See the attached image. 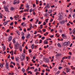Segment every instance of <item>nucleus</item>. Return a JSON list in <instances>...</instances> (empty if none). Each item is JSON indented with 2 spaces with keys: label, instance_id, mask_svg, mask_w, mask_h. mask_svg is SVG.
Here are the masks:
<instances>
[{
  "label": "nucleus",
  "instance_id": "3",
  "mask_svg": "<svg viewBox=\"0 0 75 75\" xmlns=\"http://www.w3.org/2000/svg\"><path fill=\"white\" fill-rule=\"evenodd\" d=\"M19 46V43L18 42H16V44L15 45V50H17V48H18V47Z\"/></svg>",
  "mask_w": 75,
  "mask_h": 75
},
{
  "label": "nucleus",
  "instance_id": "38",
  "mask_svg": "<svg viewBox=\"0 0 75 75\" xmlns=\"http://www.w3.org/2000/svg\"><path fill=\"white\" fill-rule=\"evenodd\" d=\"M73 18H75V13H74L73 15Z\"/></svg>",
  "mask_w": 75,
  "mask_h": 75
},
{
  "label": "nucleus",
  "instance_id": "35",
  "mask_svg": "<svg viewBox=\"0 0 75 75\" xmlns=\"http://www.w3.org/2000/svg\"><path fill=\"white\" fill-rule=\"evenodd\" d=\"M16 4H19L20 3V1H18L16 2Z\"/></svg>",
  "mask_w": 75,
  "mask_h": 75
},
{
  "label": "nucleus",
  "instance_id": "33",
  "mask_svg": "<svg viewBox=\"0 0 75 75\" xmlns=\"http://www.w3.org/2000/svg\"><path fill=\"white\" fill-rule=\"evenodd\" d=\"M64 45H65V46L67 45V42H64Z\"/></svg>",
  "mask_w": 75,
  "mask_h": 75
},
{
  "label": "nucleus",
  "instance_id": "62",
  "mask_svg": "<svg viewBox=\"0 0 75 75\" xmlns=\"http://www.w3.org/2000/svg\"><path fill=\"white\" fill-rule=\"evenodd\" d=\"M71 69H73V70H75V67H73V68H71Z\"/></svg>",
  "mask_w": 75,
  "mask_h": 75
},
{
  "label": "nucleus",
  "instance_id": "50",
  "mask_svg": "<svg viewBox=\"0 0 75 75\" xmlns=\"http://www.w3.org/2000/svg\"><path fill=\"white\" fill-rule=\"evenodd\" d=\"M51 8H53L54 7H55V5H53V6H51Z\"/></svg>",
  "mask_w": 75,
  "mask_h": 75
},
{
  "label": "nucleus",
  "instance_id": "10",
  "mask_svg": "<svg viewBox=\"0 0 75 75\" xmlns=\"http://www.w3.org/2000/svg\"><path fill=\"white\" fill-rule=\"evenodd\" d=\"M45 8H50V6L49 5V4H47V5L46 6Z\"/></svg>",
  "mask_w": 75,
  "mask_h": 75
},
{
  "label": "nucleus",
  "instance_id": "64",
  "mask_svg": "<svg viewBox=\"0 0 75 75\" xmlns=\"http://www.w3.org/2000/svg\"><path fill=\"white\" fill-rule=\"evenodd\" d=\"M73 32L75 33V29H74L73 30Z\"/></svg>",
  "mask_w": 75,
  "mask_h": 75
},
{
  "label": "nucleus",
  "instance_id": "30",
  "mask_svg": "<svg viewBox=\"0 0 75 75\" xmlns=\"http://www.w3.org/2000/svg\"><path fill=\"white\" fill-rule=\"evenodd\" d=\"M62 68L61 66H59V70H61Z\"/></svg>",
  "mask_w": 75,
  "mask_h": 75
},
{
  "label": "nucleus",
  "instance_id": "57",
  "mask_svg": "<svg viewBox=\"0 0 75 75\" xmlns=\"http://www.w3.org/2000/svg\"><path fill=\"white\" fill-rule=\"evenodd\" d=\"M67 26H69V25H70V24H69V23H68L67 24Z\"/></svg>",
  "mask_w": 75,
  "mask_h": 75
},
{
  "label": "nucleus",
  "instance_id": "52",
  "mask_svg": "<svg viewBox=\"0 0 75 75\" xmlns=\"http://www.w3.org/2000/svg\"><path fill=\"white\" fill-rule=\"evenodd\" d=\"M72 43H71L70 45V47H72Z\"/></svg>",
  "mask_w": 75,
  "mask_h": 75
},
{
  "label": "nucleus",
  "instance_id": "20",
  "mask_svg": "<svg viewBox=\"0 0 75 75\" xmlns=\"http://www.w3.org/2000/svg\"><path fill=\"white\" fill-rule=\"evenodd\" d=\"M7 24V22H5L3 23V24L4 25H6Z\"/></svg>",
  "mask_w": 75,
  "mask_h": 75
},
{
  "label": "nucleus",
  "instance_id": "17",
  "mask_svg": "<svg viewBox=\"0 0 75 75\" xmlns=\"http://www.w3.org/2000/svg\"><path fill=\"white\" fill-rule=\"evenodd\" d=\"M66 70L67 71V72H69V68H66Z\"/></svg>",
  "mask_w": 75,
  "mask_h": 75
},
{
  "label": "nucleus",
  "instance_id": "18",
  "mask_svg": "<svg viewBox=\"0 0 75 75\" xmlns=\"http://www.w3.org/2000/svg\"><path fill=\"white\" fill-rule=\"evenodd\" d=\"M52 10H50L48 11L49 13H52Z\"/></svg>",
  "mask_w": 75,
  "mask_h": 75
},
{
  "label": "nucleus",
  "instance_id": "46",
  "mask_svg": "<svg viewBox=\"0 0 75 75\" xmlns=\"http://www.w3.org/2000/svg\"><path fill=\"white\" fill-rule=\"evenodd\" d=\"M10 19L11 20H13V17H10Z\"/></svg>",
  "mask_w": 75,
  "mask_h": 75
},
{
  "label": "nucleus",
  "instance_id": "22",
  "mask_svg": "<svg viewBox=\"0 0 75 75\" xmlns=\"http://www.w3.org/2000/svg\"><path fill=\"white\" fill-rule=\"evenodd\" d=\"M0 67H1V68H3L4 67L3 65L1 63L0 64Z\"/></svg>",
  "mask_w": 75,
  "mask_h": 75
},
{
  "label": "nucleus",
  "instance_id": "53",
  "mask_svg": "<svg viewBox=\"0 0 75 75\" xmlns=\"http://www.w3.org/2000/svg\"><path fill=\"white\" fill-rule=\"evenodd\" d=\"M13 4H16V2L14 1L13 3Z\"/></svg>",
  "mask_w": 75,
  "mask_h": 75
},
{
  "label": "nucleus",
  "instance_id": "6",
  "mask_svg": "<svg viewBox=\"0 0 75 75\" xmlns=\"http://www.w3.org/2000/svg\"><path fill=\"white\" fill-rule=\"evenodd\" d=\"M59 23L61 24H64L65 23V21L64 20H63L62 21H60Z\"/></svg>",
  "mask_w": 75,
  "mask_h": 75
},
{
  "label": "nucleus",
  "instance_id": "11",
  "mask_svg": "<svg viewBox=\"0 0 75 75\" xmlns=\"http://www.w3.org/2000/svg\"><path fill=\"white\" fill-rule=\"evenodd\" d=\"M57 45L58 47H59V48H61L62 47L61 45V44L59 43H58Z\"/></svg>",
  "mask_w": 75,
  "mask_h": 75
},
{
  "label": "nucleus",
  "instance_id": "24",
  "mask_svg": "<svg viewBox=\"0 0 75 75\" xmlns=\"http://www.w3.org/2000/svg\"><path fill=\"white\" fill-rule=\"evenodd\" d=\"M3 18V16L2 14L1 13H0V18Z\"/></svg>",
  "mask_w": 75,
  "mask_h": 75
},
{
  "label": "nucleus",
  "instance_id": "8",
  "mask_svg": "<svg viewBox=\"0 0 75 75\" xmlns=\"http://www.w3.org/2000/svg\"><path fill=\"white\" fill-rule=\"evenodd\" d=\"M62 37L63 38H64L65 39H67V36L66 35H64V34H63L62 35Z\"/></svg>",
  "mask_w": 75,
  "mask_h": 75
},
{
  "label": "nucleus",
  "instance_id": "34",
  "mask_svg": "<svg viewBox=\"0 0 75 75\" xmlns=\"http://www.w3.org/2000/svg\"><path fill=\"white\" fill-rule=\"evenodd\" d=\"M42 40H40V41L39 42L40 44H41V43H42Z\"/></svg>",
  "mask_w": 75,
  "mask_h": 75
},
{
  "label": "nucleus",
  "instance_id": "2",
  "mask_svg": "<svg viewBox=\"0 0 75 75\" xmlns=\"http://www.w3.org/2000/svg\"><path fill=\"white\" fill-rule=\"evenodd\" d=\"M4 8L5 11H6V12H8V13L10 12V11L8 10V8L7 6H4Z\"/></svg>",
  "mask_w": 75,
  "mask_h": 75
},
{
  "label": "nucleus",
  "instance_id": "23",
  "mask_svg": "<svg viewBox=\"0 0 75 75\" xmlns=\"http://www.w3.org/2000/svg\"><path fill=\"white\" fill-rule=\"evenodd\" d=\"M34 44H33L32 45L31 48H32V49H34Z\"/></svg>",
  "mask_w": 75,
  "mask_h": 75
},
{
  "label": "nucleus",
  "instance_id": "14",
  "mask_svg": "<svg viewBox=\"0 0 75 75\" xmlns=\"http://www.w3.org/2000/svg\"><path fill=\"white\" fill-rule=\"evenodd\" d=\"M22 71L23 72V73H24L25 72V70L23 68L22 69Z\"/></svg>",
  "mask_w": 75,
  "mask_h": 75
},
{
  "label": "nucleus",
  "instance_id": "45",
  "mask_svg": "<svg viewBox=\"0 0 75 75\" xmlns=\"http://www.w3.org/2000/svg\"><path fill=\"white\" fill-rule=\"evenodd\" d=\"M28 73L30 74H32V72H31L30 71H29L28 72Z\"/></svg>",
  "mask_w": 75,
  "mask_h": 75
},
{
  "label": "nucleus",
  "instance_id": "32",
  "mask_svg": "<svg viewBox=\"0 0 75 75\" xmlns=\"http://www.w3.org/2000/svg\"><path fill=\"white\" fill-rule=\"evenodd\" d=\"M60 71H58L57 73L56 74H59L60 73Z\"/></svg>",
  "mask_w": 75,
  "mask_h": 75
},
{
  "label": "nucleus",
  "instance_id": "19",
  "mask_svg": "<svg viewBox=\"0 0 75 75\" xmlns=\"http://www.w3.org/2000/svg\"><path fill=\"white\" fill-rule=\"evenodd\" d=\"M45 41H46V40H45L44 41V44H48V42H47V41H46V42H45Z\"/></svg>",
  "mask_w": 75,
  "mask_h": 75
},
{
  "label": "nucleus",
  "instance_id": "56",
  "mask_svg": "<svg viewBox=\"0 0 75 75\" xmlns=\"http://www.w3.org/2000/svg\"><path fill=\"white\" fill-rule=\"evenodd\" d=\"M35 7V4H33V7Z\"/></svg>",
  "mask_w": 75,
  "mask_h": 75
},
{
  "label": "nucleus",
  "instance_id": "61",
  "mask_svg": "<svg viewBox=\"0 0 75 75\" xmlns=\"http://www.w3.org/2000/svg\"><path fill=\"white\" fill-rule=\"evenodd\" d=\"M69 55H72V53H71V52H69Z\"/></svg>",
  "mask_w": 75,
  "mask_h": 75
},
{
  "label": "nucleus",
  "instance_id": "54",
  "mask_svg": "<svg viewBox=\"0 0 75 75\" xmlns=\"http://www.w3.org/2000/svg\"><path fill=\"white\" fill-rule=\"evenodd\" d=\"M16 61H17V62H18V59H17V58H16Z\"/></svg>",
  "mask_w": 75,
  "mask_h": 75
},
{
  "label": "nucleus",
  "instance_id": "25",
  "mask_svg": "<svg viewBox=\"0 0 75 75\" xmlns=\"http://www.w3.org/2000/svg\"><path fill=\"white\" fill-rule=\"evenodd\" d=\"M35 44H38V40H35Z\"/></svg>",
  "mask_w": 75,
  "mask_h": 75
},
{
  "label": "nucleus",
  "instance_id": "26",
  "mask_svg": "<svg viewBox=\"0 0 75 75\" xmlns=\"http://www.w3.org/2000/svg\"><path fill=\"white\" fill-rule=\"evenodd\" d=\"M27 61H28L29 59H30V58L28 57H26Z\"/></svg>",
  "mask_w": 75,
  "mask_h": 75
},
{
  "label": "nucleus",
  "instance_id": "15",
  "mask_svg": "<svg viewBox=\"0 0 75 75\" xmlns=\"http://www.w3.org/2000/svg\"><path fill=\"white\" fill-rule=\"evenodd\" d=\"M16 32L18 35H20V32H19V31H18V30H16Z\"/></svg>",
  "mask_w": 75,
  "mask_h": 75
},
{
  "label": "nucleus",
  "instance_id": "1",
  "mask_svg": "<svg viewBox=\"0 0 75 75\" xmlns=\"http://www.w3.org/2000/svg\"><path fill=\"white\" fill-rule=\"evenodd\" d=\"M25 58V54H22V55L21 56V61H24Z\"/></svg>",
  "mask_w": 75,
  "mask_h": 75
},
{
  "label": "nucleus",
  "instance_id": "44",
  "mask_svg": "<svg viewBox=\"0 0 75 75\" xmlns=\"http://www.w3.org/2000/svg\"><path fill=\"white\" fill-rule=\"evenodd\" d=\"M70 12H71L73 11L72 9L71 8H70Z\"/></svg>",
  "mask_w": 75,
  "mask_h": 75
},
{
  "label": "nucleus",
  "instance_id": "60",
  "mask_svg": "<svg viewBox=\"0 0 75 75\" xmlns=\"http://www.w3.org/2000/svg\"><path fill=\"white\" fill-rule=\"evenodd\" d=\"M38 24H41V22L40 21H39Z\"/></svg>",
  "mask_w": 75,
  "mask_h": 75
},
{
  "label": "nucleus",
  "instance_id": "43",
  "mask_svg": "<svg viewBox=\"0 0 75 75\" xmlns=\"http://www.w3.org/2000/svg\"><path fill=\"white\" fill-rule=\"evenodd\" d=\"M58 0H55L54 1L55 3H57V2H58Z\"/></svg>",
  "mask_w": 75,
  "mask_h": 75
},
{
  "label": "nucleus",
  "instance_id": "59",
  "mask_svg": "<svg viewBox=\"0 0 75 75\" xmlns=\"http://www.w3.org/2000/svg\"><path fill=\"white\" fill-rule=\"evenodd\" d=\"M63 73L64 74V75H65V74H66V73L65 72H64V71H63Z\"/></svg>",
  "mask_w": 75,
  "mask_h": 75
},
{
  "label": "nucleus",
  "instance_id": "37",
  "mask_svg": "<svg viewBox=\"0 0 75 75\" xmlns=\"http://www.w3.org/2000/svg\"><path fill=\"white\" fill-rule=\"evenodd\" d=\"M71 58V56H68V59H70Z\"/></svg>",
  "mask_w": 75,
  "mask_h": 75
},
{
  "label": "nucleus",
  "instance_id": "12",
  "mask_svg": "<svg viewBox=\"0 0 75 75\" xmlns=\"http://www.w3.org/2000/svg\"><path fill=\"white\" fill-rule=\"evenodd\" d=\"M30 37V34H28L26 36L27 38H29Z\"/></svg>",
  "mask_w": 75,
  "mask_h": 75
},
{
  "label": "nucleus",
  "instance_id": "21",
  "mask_svg": "<svg viewBox=\"0 0 75 75\" xmlns=\"http://www.w3.org/2000/svg\"><path fill=\"white\" fill-rule=\"evenodd\" d=\"M70 42L69 41H68V42H67V45L68 46V45H70Z\"/></svg>",
  "mask_w": 75,
  "mask_h": 75
},
{
  "label": "nucleus",
  "instance_id": "63",
  "mask_svg": "<svg viewBox=\"0 0 75 75\" xmlns=\"http://www.w3.org/2000/svg\"><path fill=\"white\" fill-rule=\"evenodd\" d=\"M13 63H14V62H13V61H11V64H13Z\"/></svg>",
  "mask_w": 75,
  "mask_h": 75
},
{
  "label": "nucleus",
  "instance_id": "42",
  "mask_svg": "<svg viewBox=\"0 0 75 75\" xmlns=\"http://www.w3.org/2000/svg\"><path fill=\"white\" fill-rule=\"evenodd\" d=\"M46 25V23L45 22H44L43 25Z\"/></svg>",
  "mask_w": 75,
  "mask_h": 75
},
{
  "label": "nucleus",
  "instance_id": "5",
  "mask_svg": "<svg viewBox=\"0 0 75 75\" xmlns=\"http://www.w3.org/2000/svg\"><path fill=\"white\" fill-rule=\"evenodd\" d=\"M43 61L45 62H47V63L50 62V60L48 59H44Z\"/></svg>",
  "mask_w": 75,
  "mask_h": 75
},
{
  "label": "nucleus",
  "instance_id": "39",
  "mask_svg": "<svg viewBox=\"0 0 75 75\" xmlns=\"http://www.w3.org/2000/svg\"><path fill=\"white\" fill-rule=\"evenodd\" d=\"M32 11H33V9H30V13H31V12H32Z\"/></svg>",
  "mask_w": 75,
  "mask_h": 75
},
{
  "label": "nucleus",
  "instance_id": "27",
  "mask_svg": "<svg viewBox=\"0 0 75 75\" xmlns=\"http://www.w3.org/2000/svg\"><path fill=\"white\" fill-rule=\"evenodd\" d=\"M13 43H15V42H16V39H13Z\"/></svg>",
  "mask_w": 75,
  "mask_h": 75
},
{
  "label": "nucleus",
  "instance_id": "58",
  "mask_svg": "<svg viewBox=\"0 0 75 75\" xmlns=\"http://www.w3.org/2000/svg\"><path fill=\"white\" fill-rule=\"evenodd\" d=\"M50 38H52V37H54V35H52L50 36Z\"/></svg>",
  "mask_w": 75,
  "mask_h": 75
},
{
  "label": "nucleus",
  "instance_id": "51",
  "mask_svg": "<svg viewBox=\"0 0 75 75\" xmlns=\"http://www.w3.org/2000/svg\"><path fill=\"white\" fill-rule=\"evenodd\" d=\"M37 33V31H35V33H34V34H36Z\"/></svg>",
  "mask_w": 75,
  "mask_h": 75
},
{
  "label": "nucleus",
  "instance_id": "29",
  "mask_svg": "<svg viewBox=\"0 0 75 75\" xmlns=\"http://www.w3.org/2000/svg\"><path fill=\"white\" fill-rule=\"evenodd\" d=\"M21 35H22V36H24V33L23 32H22L21 33Z\"/></svg>",
  "mask_w": 75,
  "mask_h": 75
},
{
  "label": "nucleus",
  "instance_id": "41",
  "mask_svg": "<svg viewBox=\"0 0 75 75\" xmlns=\"http://www.w3.org/2000/svg\"><path fill=\"white\" fill-rule=\"evenodd\" d=\"M26 20V18H25V17H23V20Z\"/></svg>",
  "mask_w": 75,
  "mask_h": 75
},
{
  "label": "nucleus",
  "instance_id": "40",
  "mask_svg": "<svg viewBox=\"0 0 75 75\" xmlns=\"http://www.w3.org/2000/svg\"><path fill=\"white\" fill-rule=\"evenodd\" d=\"M38 71V69H36L34 70V72H37V71Z\"/></svg>",
  "mask_w": 75,
  "mask_h": 75
},
{
  "label": "nucleus",
  "instance_id": "13",
  "mask_svg": "<svg viewBox=\"0 0 75 75\" xmlns=\"http://www.w3.org/2000/svg\"><path fill=\"white\" fill-rule=\"evenodd\" d=\"M2 48H3V51H4L6 50V47H5V46H3Z\"/></svg>",
  "mask_w": 75,
  "mask_h": 75
},
{
  "label": "nucleus",
  "instance_id": "28",
  "mask_svg": "<svg viewBox=\"0 0 75 75\" xmlns=\"http://www.w3.org/2000/svg\"><path fill=\"white\" fill-rule=\"evenodd\" d=\"M22 40H24V39H25V37L24 36H22Z\"/></svg>",
  "mask_w": 75,
  "mask_h": 75
},
{
  "label": "nucleus",
  "instance_id": "55",
  "mask_svg": "<svg viewBox=\"0 0 75 75\" xmlns=\"http://www.w3.org/2000/svg\"><path fill=\"white\" fill-rule=\"evenodd\" d=\"M27 30L29 31H30V30H31V29L29 28L28 29H27Z\"/></svg>",
  "mask_w": 75,
  "mask_h": 75
},
{
  "label": "nucleus",
  "instance_id": "48",
  "mask_svg": "<svg viewBox=\"0 0 75 75\" xmlns=\"http://www.w3.org/2000/svg\"><path fill=\"white\" fill-rule=\"evenodd\" d=\"M29 51L30 53H31V50L29 49Z\"/></svg>",
  "mask_w": 75,
  "mask_h": 75
},
{
  "label": "nucleus",
  "instance_id": "47",
  "mask_svg": "<svg viewBox=\"0 0 75 75\" xmlns=\"http://www.w3.org/2000/svg\"><path fill=\"white\" fill-rule=\"evenodd\" d=\"M45 39V37H43L42 38V40H44Z\"/></svg>",
  "mask_w": 75,
  "mask_h": 75
},
{
  "label": "nucleus",
  "instance_id": "49",
  "mask_svg": "<svg viewBox=\"0 0 75 75\" xmlns=\"http://www.w3.org/2000/svg\"><path fill=\"white\" fill-rule=\"evenodd\" d=\"M43 32H45V31H46V30L45 29H44L43 30Z\"/></svg>",
  "mask_w": 75,
  "mask_h": 75
},
{
  "label": "nucleus",
  "instance_id": "7",
  "mask_svg": "<svg viewBox=\"0 0 75 75\" xmlns=\"http://www.w3.org/2000/svg\"><path fill=\"white\" fill-rule=\"evenodd\" d=\"M63 18V17L62 16V15H60L59 17L58 20L59 21H61Z\"/></svg>",
  "mask_w": 75,
  "mask_h": 75
},
{
  "label": "nucleus",
  "instance_id": "16",
  "mask_svg": "<svg viewBox=\"0 0 75 75\" xmlns=\"http://www.w3.org/2000/svg\"><path fill=\"white\" fill-rule=\"evenodd\" d=\"M14 8L13 7H11V11H13V10H14Z\"/></svg>",
  "mask_w": 75,
  "mask_h": 75
},
{
  "label": "nucleus",
  "instance_id": "4",
  "mask_svg": "<svg viewBox=\"0 0 75 75\" xmlns=\"http://www.w3.org/2000/svg\"><path fill=\"white\" fill-rule=\"evenodd\" d=\"M6 67L7 69L8 70H9L10 69L9 68V64H8V62H7L6 63Z\"/></svg>",
  "mask_w": 75,
  "mask_h": 75
},
{
  "label": "nucleus",
  "instance_id": "9",
  "mask_svg": "<svg viewBox=\"0 0 75 75\" xmlns=\"http://www.w3.org/2000/svg\"><path fill=\"white\" fill-rule=\"evenodd\" d=\"M12 40V36H10L8 38V41L9 42H10V41H11Z\"/></svg>",
  "mask_w": 75,
  "mask_h": 75
},
{
  "label": "nucleus",
  "instance_id": "36",
  "mask_svg": "<svg viewBox=\"0 0 75 75\" xmlns=\"http://www.w3.org/2000/svg\"><path fill=\"white\" fill-rule=\"evenodd\" d=\"M10 67H11V68H14V66L12 65H10Z\"/></svg>",
  "mask_w": 75,
  "mask_h": 75
},
{
  "label": "nucleus",
  "instance_id": "31",
  "mask_svg": "<svg viewBox=\"0 0 75 75\" xmlns=\"http://www.w3.org/2000/svg\"><path fill=\"white\" fill-rule=\"evenodd\" d=\"M26 8H28V10H29V6H28V5H26Z\"/></svg>",
  "mask_w": 75,
  "mask_h": 75
}]
</instances>
